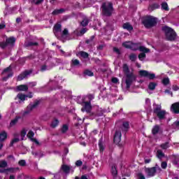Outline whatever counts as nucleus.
Listing matches in <instances>:
<instances>
[{"instance_id": "1", "label": "nucleus", "mask_w": 179, "mask_h": 179, "mask_svg": "<svg viewBox=\"0 0 179 179\" xmlns=\"http://www.w3.org/2000/svg\"><path fill=\"white\" fill-rule=\"evenodd\" d=\"M61 27H62L61 24H57L55 25L54 29H53L55 36H56L57 38L59 40H61L62 41H65V38H66V40H69V38H68L69 34H68L67 29H65L62 31V35L59 36V34L61 33Z\"/></svg>"}, {"instance_id": "2", "label": "nucleus", "mask_w": 179, "mask_h": 179, "mask_svg": "<svg viewBox=\"0 0 179 179\" xmlns=\"http://www.w3.org/2000/svg\"><path fill=\"white\" fill-rule=\"evenodd\" d=\"M162 30L165 33L166 40H169V41H174V40H176L177 34H176V31H174L173 29L165 26L162 27Z\"/></svg>"}, {"instance_id": "3", "label": "nucleus", "mask_w": 179, "mask_h": 179, "mask_svg": "<svg viewBox=\"0 0 179 179\" xmlns=\"http://www.w3.org/2000/svg\"><path fill=\"white\" fill-rule=\"evenodd\" d=\"M143 24H144L145 27H153V26L157 24V18L153 16L148 15L144 17Z\"/></svg>"}, {"instance_id": "4", "label": "nucleus", "mask_w": 179, "mask_h": 179, "mask_svg": "<svg viewBox=\"0 0 179 179\" xmlns=\"http://www.w3.org/2000/svg\"><path fill=\"white\" fill-rule=\"evenodd\" d=\"M136 79V77L135 76V75H134L133 73L127 74L125 77L123 78V80H124V83L126 85V89H129L132 85V83L135 82Z\"/></svg>"}, {"instance_id": "5", "label": "nucleus", "mask_w": 179, "mask_h": 179, "mask_svg": "<svg viewBox=\"0 0 179 179\" xmlns=\"http://www.w3.org/2000/svg\"><path fill=\"white\" fill-rule=\"evenodd\" d=\"M102 12L105 16H111L113 13V3L110 2L103 3L102 4Z\"/></svg>"}, {"instance_id": "6", "label": "nucleus", "mask_w": 179, "mask_h": 179, "mask_svg": "<svg viewBox=\"0 0 179 179\" xmlns=\"http://www.w3.org/2000/svg\"><path fill=\"white\" fill-rule=\"evenodd\" d=\"M39 62L41 63V72H45V71H49L50 67H48V57L47 56H42L39 58Z\"/></svg>"}, {"instance_id": "7", "label": "nucleus", "mask_w": 179, "mask_h": 179, "mask_svg": "<svg viewBox=\"0 0 179 179\" xmlns=\"http://www.w3.org/2000/svg\"><path fill=\"white\" fill-rule=\"evenodd\" d=\"M15 43H16V38L12 36L6 39V42H1L0 47L1 48H6L8 45L10 47H13L15 45Z\"/></svg>"}, {"instance_id": "8", "label": "nucleus", "mask_w": 179, "mask_h": 179, "mask_svg": "<svg viewBox=\"0 0 179 179\" xmlns=\"http://www.w3.org/2000/svg\"><path fill=\"white\" fill-rule=\"evenodd\" d=\"M130 50H132L133 51H136V50H139L141 52H150V50H149L146 47L141 46L138 43H131V46L130 48Z\"/></svg>"}, {"instance_id": "9", "label": "nucleus", "mask_w": 179, "mask_h": 179, "mask_svg": "<svg viewBox=\"0 0 179 179\" xmlns=\"http://www.w3.org/2000/svg\"><path fill=\"white\" fill-rule=\"evenodd\" d=\"M3 76V80H8L9 78H12L13 76V72H12V67L10 66L9 67H7L6 69H4L2 72Z\"/></svg>"}, {"instance_id": "10", "label": "nucleus", "mask_w": 179, "mask_h": 179, "mask_svg": "<svg viewBox=\"0 0 179 179\" xmlns=\"http://www.w3.org/2000/svg\"><path fill=\"white\" fill-rule=\"evenodd\" d=\"M103 113L104 110H103L101 108L97 107L95 112L90 113V118L93 120L94 118H96V117H101Z\"/></svg>"}, {"instance_id": "11", "label": "nucleus", "mask_w": 179, "mask_h": 179, "mask_svg": "<svg viewBox=\"0 0 179 179\" xmlns=\"http://www.w3.org/2000/svg\"><path fill=\"white\" fill-rule=\"evenodd\" d=\"M82 106L81 111L83 113H85V111L86 113H90L92 111V103L86 101Z\"/></svg>"}, {"instance_id": "12", "label": "nucleus", "mask_w": 179, "mask_h": 179, "mask_svg": "<svg viewBox=\"0 0 179 179\" xmlns=\"http://www.w3.org/2000/svg\"><path fill=\"white\" fill-rule=\"evenodd\" d=\"M121 129H119L115 131V136H114V143H116V145H118V143H120V142H121Z\"/></svg>"}, {"instance_id": "13", "label": "nucleus", "mask_w": 179, "mask_h": 179, "mask_svg": "<svg viewBox=\"0 0 179 179\" xmlns=\"http://www.w3.org/2000/svg\"><path fill=\"white\" fill-rule=\"evenodd\" d=\"M33 71L31 70L25 71L24 73L20 74L17 76V80H23V79H26V78H29Z\"/></svg>"}, {"instance_id": "14", "label": "nucleus", "mask_w": 179, "mask_h": 179, "mask_svg": "<svg viewBox=\"0 0 179 179\" xmlns=\"http://www.w3.org/2000/svg\"><path fill=\"white\" fill-rule=\"evenodd\" d=\"M145 173L147 174V177H153L155 174H156V168H147L145 169Z\"/></svg>"}, {"instance_id": "15", "label": "nucleus", "mask_w": 179, "mask_h": 179, "mask_svg": "<svg viewBox=\"0 0 179 179\" xmlns=\"http://www.w3.org/2000/svg\"><path fill=\"white\" fill-rule=\"evenodd\" d=\"M27 138H29V139H30V141H31V142H34V143H36V145H40V143L38 142V141L34 138V132H33L32 131H29L27 135Z\"/></svg>"}, {"instance_id": "16", "label": "nucleus", "mask_w": 179, "mask_h": 179, "mask_svg": "<svg viewBox=\"0 0 179 179\" xmlns=\"http://www.w3.org/2000/svg\"><path fill=\"white\" fill-rule=\"evenodd\" d=\"M171 111L174 114H179V102L174 103L171 105Z\"/></svg>"}, {"instance_id": "17", "label": "nucleus", "mask_w": 179, "mask_h": 179, "mask_svg": "<svg viewBox=\"0 0 179 179\" xmlns=\"http://www.w3.org/2000/svg\"><path fill=\"white\" fill-rule=\"evenodd\" d=\"M27 97H28L27 95H24L22 93H20L17 95L15 100H17L18 103H23V101L26 100Z\"/></svg>"}, {"instance_id": "18", "label": "nucleus", "mask_w": 179, "mask_h": 179, "mask_svg": "<svg viewBox=\"0 0 179 179\" xmlns=\"http://www.w3.org/2000/svg\"><path fill=\"white\" fill-rule=\"evenodd\" d=\"M156 86H157L156 83H150L148 85V89L147 90L148 93H149V94H152V91L156 89Z\"/></svg>"}, {"instance_id": "19", "label": "nucleus", "mask_w": 179, "mask_h": 179, "mask_svg": "<svg viewBox=\"0 0 179 179\" xmlns=\"http://www.w3.org/2000/svg\"><path fill=\"white\" fill-rule=\"evenodd\" d=\"M158 117L159 120H164L166 118V115L167 113L164 110H159V112L155 113Z\"/></svg>"}, {"instance_id": "20", "label": "nucleus", "mask_w": 179, "mask_h": 179, "mask_svg": "<svg viewBox=\"0 0 179 179\" xmlns=\"http://www.w3.org/2000/svg\"><path fill=\"white\" fill-rule=\"evenodd\" d=\"M76 101L83 106L84 103L86 101V96H77Z\"/></svg>"}, {"instance_id": "21", "label": "nucleus", "mask_w": 179, "mask_h": 179, "mask_svg": "<svg viewBox=\"0 0 179 179\" xmlns=\"http://www.w3.org/2000/svg\"><path fill=\"white\" fill-rule=\"evenodd\" d=\"M29 90V87L26 85H21L17 86V92H27Z\"/></svg>"}, {"instance_id": "22", "label": "nucleus", "mask_w": 179, "mask_h": 179, "mask_svg": "<svg viewBox=\"0 0 179 179\" xmlns=\"http://www.w3.org/2000/svg\"><path fill=\"white\" fill-rule=\"evenodd\" d=\"M13 136H14V138L10 142V146H13L14 143H16L19 142V141H21L20 138H19V134L18 133L14 134Z\"/></svg>"}, {"instance_id": "23", "label": "nucleus", "mask_w": 179, "mask_h": 179, "mask_svg": "<svg viewBox=\"0 0 179 179\" xmlns=\"http://www.w3.org/2000/svg\"><path fill=\"white\" fill-rule=\"evenodd\" d=\"M153 110H154V113L157 114V113H159V111L162 110V105L154 103Z\"/></svg>"}, {"instance_id": "24", "label": "nucleus", "mask_w": 179, "mask_h": 179, "mask_svg": "<svg viewBox=\"0 0 179 179\" xmlns=\"http://www.w3.org/2000/svg\"><path fill=\"white\" fill-rule=\"evenodd\" d=\"M61 170H62V171H64L65 174H68L69 173V171L71 170V166L66 164H63L62 165Z\"/></svg>"}, {"instance_id": "25", "label": "nucleus", "mask_w": 179, "mask_h": 179, "mask_svg": "<svg viewBox=\"0 0 179 179\" xmlns=\"http://www.w3.org/2000/svg\"><path fill=\"white\" fill-rule=\"evenodd\" d=\"M120 129V131L122 129V131H123L124 132H127V131H128V129H129V122H123L122 127Z\"/></svg>"}, {"instance_id": "26", "label": "nucleus", "mask_w": 179, "mask_h": 179, "mask_svg": "<svg viewBox=\"0 0 179 179\" xmlns=\"http://www.w3.org/2000/svg\"><path fill=\"white\" fill-rule=\"evenodd\" d=\"M8 138V133L6 131H1L0 133V141L3 142Z\"/></svg>"}, {"instance_id": "27", "label": "nucleus", "mask_w": 179, "mask_h": 179, "mask_svg": "<svg viewBox=\"0 0 179 179\" xmlns=\"http://www.w3.org/2000/svg\"><path fill=\"white\" fill-rule=\"evenodd\" d=\"M123 29L128 30V31H132L134 30V27L131 24L127 22L123 24Z\"/></svg>"}, {"instance_id": "28", "label": "nucleus", "mask_w": 179, "mask_h": 179, "mask_svg": "<svg viewBox=\"0 0 179 179\" xmlns=\"http://www.w3.org/2000/svg\"><path fill=\"white\" fill-rule=\"evenodd\" d=\"M152 132L153 135H156V134H159L160 132V126L159 125H155L152 129Z\"/></svg>"}, {"instance_id": "29", "label": "nucleus", "mask_w": 179, "mask_h": 179, "mask_svg": "<svg viewBox=\"0 0 179 179\" xmlns=\"http://www.w3.org/2000/svg\"><path fill=\"white\" fill-rule=\"evenodd\" d=\"M27 134V129L24 128L22 129L20 133V140L23 141L24 139V137L26 136V134Z\"/></svg>"}, {"instance_id": "30", "label": "nucleus", "mask_w": 179, "mask_h": 179, "mask_svg": "<svg viewBox=\"0 0 179 179\" xmlns=\"http://www.w3.org/2000/svg\"><path fill=\"white\" fill-rule=\"evenodd\" d=\"M20 120V117L17 116L15 118L10 121V127H15L16 124H17V122Z\"/></svg>"}, {"instance_id": "31", "label": "nucleus", "mask_w": 179, "mask_h": 179, "mask_svg": "<svg viewBox=\"0 0 179 179\" xmlns=\"http://www.w3.org/2000/svg\"><path fill=\"white\" fill-rule=\"evenodd\" d=\"M64 12H65L64 8L56 9L52 13V15H59L61 13H64Z\"/></svg>"}, {"instance_id": "32", "label": "nucleus", "mask_w": 179, "mask_h": 179, "mask_svg": "<svg viewBox=\"0 0 179 179\" xmlns=\"http://www.w3.org/2000/svg\"><path fill=\"white\" fill-rule=\"evenodd\" d=\"M157 157H158L159 160H162V158L164 157V153H163V151H162V150H158L157 151Z\"/></svg>"}, {"instance_id": "33", "label": "nucleus", "mask_w": 179, "mask_h": 179, "mask_svg": "<svg viewBox=\"0 0 179 179\" xmlns=\"http://www.w3.org/2000/svg\"><path fill=\"white\" fill-rule=\"evenodd\" d=\"M71 65L73 66H79V65H80V62L76 59H73L71 60Z\"/></svg>"}, {"instance_id": "34", "label": "nucleus", "mask_w": 179, "mask_h": 179, "mask_svg": "<svg viewBox=\"0 0 179 179\" xmlns=\"http://www.w3.org/2000/svg\"><path fill=\"white\" fill-rule=\"evenodd\" d=\"M123 72H124L125 76H127V75L131 73H129V67H128V65H127V64L123 65Z\"/></svg>"}, {"instance_id": "35", "label": "nucleus", "mask_w": 179, "mask_h": 179, "mask_svg": "<svg viewBox=\"0 0 179 179\" xmlns=\"http://www.w3.org/2000/svg\"><path fill=\"white\" fill-rule=\"evenodd\" d=\"M94 99V96L93 94H89L85 96V100L86 101H88L90 103H92V100Z\"/></svg>"}, {"instance_id": "36", "label": "nucleus", "mask_w": 179, "mask_h": 179, "mask_svg": "<svg viewBox=\"0 0 179 179\" xmlns=\"http://www.w3.org/2000/svg\"><path fill=\"white\" fill-rule=\"evenodd\" d=\"M13 114H15V110L13 109H10V110H8L6 113V117L8 118H10L13 116Z\"/></svg>"}, {"instance_id": "37", "label": "nucleus", "mask_w": 179, "mask_h": 179, "mask_svg": "<svg viewBox=\"0 0 179 179\" xmlns=\"http://www.w3.org/2000/svg\"><path fill=\"white\" fill-rule=\"evenodd\" d=\"M160 148H162V149L164 150H166V149H169V148H170V144L169 142L164 143L161 144Z\"/></svg>"}, {"instance_id": "38", "label": "nucleus", "mask_w": 179, "mask_h": 179, "mask_svg": "<svg viewBox=\"0 0 179 179\" xmlns=\"http://www.w3.org/2000/svg\"><path fill=\"white\" fill-rule=\"evenodd\" d=\"M149 73V71H145V70H141L139 71V74L141 76H144L145 78H148V75Z\"/></svg>"}, {"instance_id": "39", "label": "nucleus", "mask_w": 179, "mask_h": 179, "mask_svg": "<svg viewBox=\"0 0 179 179\" xmlns=\"http://www.w3.org/2000/svg\"><path fill=\"white\" fill-rule=\"evenodd\" d=\"M33 45H38V43H37V42H31V41L25 43V47H33Z\"/></svg>"}, {"instance_id": "40", "label": "nucleus", "mask_w": 179, "mask_h": 179, "mask_svg": "<svg viewBox=\"0 0 179 179\" xmlns=\"http://www.w3.org/2000/svg\"><path fill=\"white\" fill-rule=\"evenodd\" d=\"M162 83L164 86H167V85H169L170 79L169 78V77L163 78Z\"/></svg>"}, {"instance_id": "41", "label": "nucleus", "mask_w": 179, "mask_h": 179, "mask_svg": "<svg viewBox=\"0 0 179 179\" xmlns=\"http://www.w3.org/2000/svg\"><path fill=\"white\" fill-rule=\"evenodd\" d=\"M122 45L124 46L125 48H129L131 50L132 42H124L123 43Z\"/></svg>"}, {"instance_id": "42", "label": "nucleus", "mask_w": 179, "mask_h": 179, "mask_svg": "<svg viewBox=\"0 0 179 179\" xmlns=\"http://www.w3.org/2000/svg\"><path fill=\"white\" fill-rule=\"evenodd\" d=\"M58 124H59V121H58L57 119H55L51 124L52 128H55V127L58 126Z\"/></svg>"}, {"instance_id": "43", "label": "nucleus", "mask_w": 179, "mask_h": 179, "mask_svg": "<svg viewBox=\"0 0 179 179\" xmlns=\"http://www.w3.org/2000/svg\"><path fill=\"white\" fill-rule=\"evenodd\" d=\"M68 129H69V127L68 126V124H64L62 127V134H65Z\"/></svg>"}, {"instance_id": "44", "label": "nucleus", "mask_w": 179, "mask_h": 179, "mask_svg": "<svg viewBox=\"0 0 179 179\" xmlns=\"http://www.w3.org/2000/svg\"><path fill=\"white\" fill-rule=\"evenodd\" d=\"M147 78H148V79H150V80H153V79H155V78H156V75L153 73L148 72Z\"/></svg>"}, {"instance_id": "45", "label": "nucleus", "mask_w": 179, "mask_h": 179, "mask_svg": "<svg viewBox=\"0 0 179 179\" xmlns=\"http://www.w3.org/2000/svg\"><path fill=\"white\" fill-rule=\"evenodd\" d=\"M112 174L114 177L117 176L118 171H117V167L115 166H112Z\"/></svg>"}, {"instance_id": "46", "label": "nucleus", "mask_w": 179, "mask_h": 179, "mask_svg": "<svg viewBox=\"0 0 179 179\" xmlns=\"http://www.w3.org/2000/svg\"><path fill=\"white\" fill-rule=\"evenodd\" d=\"M93 72L90 70H85L84 71V76H93Z\"/></svg>"}, {"instance_id": "47", "label": "nucleus", "mask_w": 179, "mask_h": 179, "mask_svg": "<svg viewBox=\"0 0 179 179\" xmlns=\"http://www.w3.org/2000/svg\"><path fill=\"white\" fill-rule=\"evenodd\" d=\"M129 58L130 60H131L133 62H134V61H136V58H138V56H136V55H135V54H131L129 56Z\"/></svg>"}, {"instance_id": "48", "label": "nucleus", "mask_w": 179, "mask_h": 179, "mask_svg": "<svg viewBox=\"0 0 179 179\" xmlns=\"http://www.w3.org/2000/svg\"><path fill=\"white\" fill-rule=\"evenodd\" d=\"M81 26H83V27H86V26H87V24H89V20L87 19H84L82 22H81Z\"/></svg>"}, {"instance_id": "49", "label": "nucleus", "mask_w": 179, "mask_h": 179, "mask_svg": "<svg viewBox=\"0 0 179 179\" xmlns=\"http://www.w3.org/2000/svg\"><path fill=\"white\" fill-rule=\"evenodd\" d=\"M146 52H143V53H141L140 55H138V59H140V61H143V59H145V58H146Z\"/></svg>"}, {"instance_id": "50", "label": "nucleus", "mask_w": 179, "mask_h": 179, "mask_svg": "<svg viewBox=\"0 0 179 179\" xmlns=\"http://www.w3.org/2000/svg\"><path fill=\"white\" fill-rule=\"evenodd\" d=\"M172 128H173V129H179V121H176L173 124H172Z\"/></svg>"}, {"instance_id": "51", "label": "nucleus", "mask_w": 179, "mask_h": 179, "mask_svg": "<svg viewBox=\"0 0 179 179\" xmlns=\"http://www.w3.org/2000/svg\"><path fill=\"white\" fill-rule=\"evenodd\" d=\"M100 152H103L104 150V145H103V141L100 140L99 143Z\"/></svg>"}, {"instance_id": "52", "label": "nucleus", "mask_w": 179, "mask_h": 179, "mask_svg": "<svg viewBox=\"0 0 179 179\" xmlns=\"http://www.w3.org/2000/svg\"><path fill=\"white\" fill-rule=\"evenodd\" d=\"M162 8L164 9V10H169V5L167 3H162Z\"/></svg>"}, {"instance_id": "53", "label": "nucleus", "mask_w": 179, "mask_h": 179, "mask_svg": "<svg viewBox=\"0 0 179 179\" xmlns=\"http://www.w3.org/2000/svg\"><path fill=\"white\" fill-rule=\"evenodd\" d=\"M6 166H8V163L6 162V161H4V160L0 161V167L3 168V167H6Z\"/></svg>"}, {"instance_id": "54", "label": "nucleus", "mask_w": 179, "mask_h": 179, "mask_svg": "<svg viewBox=\"0 0 179 179\" xmlns=\"http://www.w3.org/2000/svg\"><path fill=\"white\" fill-rule=\"evenodd\" d=\"M79 54L80 57H83V58H87V57H89V54L86 52H80Z\"/></svg>"}, {"instance_id": "55", "label": "nucleus", "mask_w": 179, "mask_h": 179, "mask_svg": "<svg viewBox=\"0 0 179 179\" xmlns=\"http://www.w3.org/2000/svg\"><path fill=\"white\" fill-rule=\"evenodd\" d=\"M19 166H26V161L24 159H21L18 162Z\"/></svg>"}, {"instance_id": "56", "label": "nucleus", "mask_w": 179, "mask_h": 179, "mask_svg": "<svg viewBox=\"0 0 179 179\" xmlns=\"http://www.w3.org/2000/svg\"><path fill=\"white\" fill-rule=\"evenodd\" d=\"M161 167L162 169H163L164 170H166L167 169V162H162L161 164Z\"/></svg>"}, {"instance_id": "57", "label": "nucleus", "mask_w": 179, "mask_h": 179, "mask_svg": "<svg viewBox=\"0 0 179 179\" xmlns=\"http://www.w3.org/2000/svg\"><path fill=\"white\" fill-rule=\"evenodd\" d=\"M62 93H63L62 97H65L66 96H69V94H71V92L66 91V90L63 91Z\"/></svg>"}, {"instance_id": "58", "label": "nucleus", "mask_w": 179, "mask_h": 179, "mask_svg": "<svg viewBox=\"0 0 179 179\" xmlns=\"http://www.w3.org/2000/svg\"><path fill=\"white\" fill-rule=\"evenodd\" d=\"M82 164H83V162L81 160H78L76 162V166L77 167H80V166H82Z\"/></svg>"}, {"instance_id": "59", "label": "nucleus", "mask_w": 179, "mask_h": 179, "mask_svg": "<svg viewBox=\"0 0 179 179\" xmlns=\"http://www.w3.org/2000/svg\"><path fill=\"white\" fill-rule=\"evenodd\" d=\"M38 104V103H36L34 105H29L27 108L28 110L30 108V110H33V108H35V107H37V105Z\"/></svg>"}, {"instance_id": "60", "label": "nucleus", "mask_w": 179, "mask_h": 179, "mask_svg": "<svg viewBox=\"0 0 179 179\" xmlns=\"http://www.w3.org/2000/svg\"><path fill=\"white\" fill-rule=\"evenodd\" d=\"M154 168L155 169V172L156 173H161L162 172V169L159 168L158 165L155 166Z\"/></svg>"}, {"instance_id": "61", "label": "nucleus", "mask_w": 179, "mask_h": 179, "mask_svg": "<svg viewBox=\"0 0 179 179\" xmlns=\"http://www.w3.org/2000/svg\"><path fill=\"white\" fill-rule=\"evenodd\" d=\"M172 90H173L174 92H177V90H179L178 85H173L172 86Z\"/></svg>"}, {"instance_id": "62", "label": "nucleus", "mask_w": 179, "mask_h": 179, "mask_svg": "<svg viewBox=\"0 0 179 179\" xmlns=\"http://www.w3.org/2000/svg\"><path fill=\"white\" fill-rule=\"evenodd\" d=\"M112 83H120V80L117 78H112Z\"/></svg>"}, {"instance_id": "63", "label": "nucleus", "mask_w": 179, "mask_h": 179, "mask_svg": "<svg viewBox=\"0 0 179 179\" xmlns=\"http://www.w3.org/2000/svg\"><path fill=\"white\" fill-rule=\"evenodd\" d=\"M145 103L148 106V107H149L150 106V99H145Z\"/></svg>"}, {"instance_id": "64", "label": "nucleus", "mask_w": 179, "mask_h": 179, "mask_svg": "<svg viewBox=\"0 0 179 179\" xmlns=\"http://www.w3.org/2000/svg\"><path fill=\"white\" fill-rule=\"evenodd\" d=\"M138 178L139 179H145V176H143V174H142V173H138Z\"/></svg>"}]
</instances>
